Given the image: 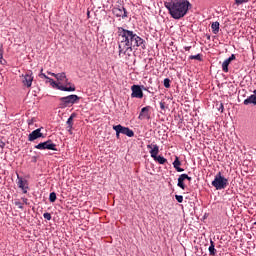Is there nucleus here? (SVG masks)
Segmentation results:
<instances>
[{
  "instance_id": "obj_33",
  "label": "nucleus",
  "mask_w": 256,
  "mask_h": 256,
  "mask_svg": "<svg viewBox=\"0 0 256 256\" xmlns=\"http://www.w3.org/2000/svg\"><path fill=\"white\" fill-rule=\"evenodd\" d=\"M160 108L165 111V102H160Z\"/></svg>"
},
{
  "instance_id": "obj_6",
  "label": "nucleus",
  "mask_w": 256,
  "mask_h": 256,
  "mask_svg": "<svg viewBox=\"0 0 256 256\" xmlns=\"http://www.w3.org/2000/svg\"><path fill=\"white\" fill-rule=\"evenodd\" d=\"M77 101H79V96L72 94V95H69L66 97H61L60 105L62 108H65V107H69V105H75V103H77Z\"/></svg>"
},
{
  "instance_id": "obj_10",
  "label": "nucleus",
  "mask_w": 256,
  "mask_h": 256,
  "mask_svg": "<svg viewBox=\"0 0 256 256\" xmlns=\"http://www.w3.org/2000/svg\"><path fill=\"white\" fill-rule=\"evenodd\" d=\"M149 111H151V106L143 107L138 116V119H140V121H143V119H151V114H149Z\"/></svg>"
},
{
  "instance_id": "obj_19",
  "label": "nucleus",
  "mask_w": 256,
  "mask_h": 256,
  "mask_svg": "<svg viewBox=\"0 0 256 256\" xmlns=\"http://www.w3.org/2000/svg\"><path fill=\"white\" fill-rule=\"evenodd\" d=\"M51 75L55 77L57 81H62V83L67 81V76L65 75V73H58V74L52 73Z\"/></svg>"
},
{
  "instance_id": "obj_16",
  "label": "nucleus",
  "mask_w": 256,
  "mask_h": 256,
  "mask_svg": "<svg viewBox=\"0 0 256 256\" xmlns=\"http://www.w3.org/2000/svg\"><path fill=\"white\" fill-rule=\"evenodd\" d=\"M256 105V90H254L253 94L244 100V105Z\"/></svg>"
},
{
  "instance_id": "obj_15",
  "label": "nucleus",
  "mask_w": 256,
  "mask_h": 256,
  "mask_svg": "<svg viewBox=\"0 0 256 256\" xmlns=\"http://www.w3.org/2000/svg\"><path fill=\"white\" fill-rule=\"evenodd\" d=\"M113 13L116 15V17H122V19L127 17V11L125 8H114Z\"/></svg>"
},
{
  "instance_id": "obj_32",
  "label": "nucleus",
  "mask_w": 256,
  "mask_h": 256,
  "mask_svg": "<svg viewBox=\"0 0 256 256\" xmlns=\"http://www.w3.org/2000/svg\"><path fill=\"white\" fill-rule=\"evenodd\" d=\"M0 63H1V65H5V59H3L2 53H0Z\"/></svg>"
},
{
  "instance_id": "obj_36",
  "label": "nucleus",
  "mask_w": 256,
  "mask_h": 256,
  "mask_svg": "<svg viewBox=\"0 0 256 256\" xmlns=\"http://www.w3.org/2000/svg\"><path fill=\"white\" fill-rule=\"evenodd\" d=\"M0 147H1V149H3V147H5V143L3 141L0 142Z\"/></svg>"
},
{
  "instance_id": "obj_3",
  "label": "nucleus",
  "mask_w": 256,
  "mask_h": 256,
  "mask_svg": "<svg viewBox=\"0 0 256 256\" xmlns=\"http://www.w3.org/2000/svg\"><path fill=\"white\" fill-rule=\"evenodd\" d=\"M147 149H150L149 153L154 159V161H157L160 165H165L167 163V159L163 156H158L159 155V146L156 144H148Z\"/></svg>"
},
{
  "instance_id": "obj_17",
  "label": "nucleus",
  "mask_w": 256,
  "mask_h": 256,
  "mask_svg": "<svg viewBox=\"0 0 256 256\" xmlns=\"http://www.w3.org/2000/svg\"><path fill=\"white\" fill-rule=\"evenodd\" d=\"M173 167L174 169H176V171H178V173H183V171H185L183 168L181 167V161H179V157H175V160L173 162Z\"/></svg>"
},
{
  "instance_id": "obj_30",
  "label": "nucleus",
  "mask_w": 256,
  "mask_h": 256,
  "mask_svg": "<svg viewBox=\"0 0 256 256\" xmlns=\"http://www.w3.org/2000/svg\"><path fill=\"white\" fill-rule=\"evenodd\" d=\"M175 199H176V201H178V203H181L183 201V196L175 195Z\"/></svg>"
},
{
  "instance_id": "obj_21",
  "label": "nucleus",
  "mask_w": 256,
  "mask_h": 256,
  "mask_svg": "<svg viewBox=\"0 0 256 256\" xmlns=\"http://www.w3.org/2000/svg\"><path fill=\"white\" fill-rule=\"evenodd\" d=\"M211 27H212L213 33L217 35V33H219V22H213Z\"/></svg>"
},
{
  "instance_id": "obj_38",
  "label": "nucleus",
  "mask_w": 256,
  "mask_h": 256,
  "mask_svg": "<svg viewBox=\"0 0 256 256\" xmlns=\"http://www.w3.org/2000/svg\"><path fill=\"white\" fill-rule=\"evenodd\" d=\"M185 179H187V181H191V177H189V175H187V178Z\"/></svg>"
},
{
  "instance_id": "obj_9",
  "label": "nucleus",
  "mask_w": 256,
  "mask_h": 256,
  "mask_svg": "<svg viewBox=\"0 0 256 256\" xmlns=\"http://www.w3.org/2000/svg\"><path fill=\"white\" fill-rule=\"evenodd\" d=\"M116 126H118V133L126 135L127 137H135V132H133L129 127L122 126L121 124Z\"/></svg>"
},
{
  "instance_id": "obj_25",
  "label": "nucleus",
  "mask_w": 256,
  "mask_h": 256,
  "mask_svg": "<svg viewBox=\"0 0 256 256\" xmlns=\"http://www.w3.org/2000/svg\"><path fill=\"white\" fill-rule=\"evenodd\" d=\"M189 59H196V61H201L202 55L201 54L191 55L189 56Z\"/></svg>"
},
{
  "instance_id": "obj_11",
  "label": "nucleus",
  "mask_w": 256,
  "mask_h": 256,
  "mask_svg": "<svg viewBox=\"0 0 256 256\" xmlns=\"http://www.w3.org/2000/svg\"><path fill=\"white\" fill-rule=\"evenodd\" d=\"M132 89V97H136V99H143V90H141V86L133 85Z\"/></svg>"
},
{
  "instance_id": "obj_5",
  "label": "nucleus",
  "mask_w": 256,
  "mask_h": 256,
  "mask_svg": "<svg viewBox=\"0 0 256 256\" xmlns=\"http://www.w3.org/2000/svg\"><path fill=\"white\" fill-rule=\"evenodd\" d=\"M40 77H44V79H47V80H48V83H50V85H51L54 89H59V91H68V92L75 91V85L70 86V87L63 86V85L61 84V82H59V83L55 82V80H53V79L47 77V75H45L44 73H41V74H40Z\"/></svg>"
},
{
  "instance_id": "obj_29",
  "label": "nucleus",
  "mask_w": 256,
  "mask_h": 256,
  "mask_svg": "<svg viewBox=\"0 0 256 256\" xmlns=\"http://www.w3.org/2000/svg\"><path fill=\"white\" fill-rule=\"evenodd\" d=\"M14 205H16V207H18V209H23V203H21L20 201L14 202Z\"/></svg>"
},
{
  "instance_id": "obj_18",
  "label": "nucleus",
  "mask_w": 256,
  "mask_h": 256,
  "mask_svg": "<svg viewBox=\"0 0 256 256\" xmlns=\"http://www.w3.org/2000/svg\"><path fill=\"white\" fill-rule=\"evenodd\" d=\"M185 179H187V174H181L178 178V187H180V189H185Z\"/></svg>"
},
{
  "instance_id": "obj_24",
  "label": "nucleus",
  "mask_w": 256,
  "mask_h": 256,
  "mask_svg": "<svg viewBox=\"0 0 256 256\" xmlns=\"http://www.w3.org/2000/svg\"><path fill=\"white\" fill-rule=\"evenodd\" d=\"M164 87L169 89L171 87V80L169 78L164 79Z\"/></svg>"
},
{
  "instance_id": "obj_28",
  "label": "nucleus",
  "mask_w": 256,
  "mask_h": 256,
  "mask_svg": "<svg viewBox=\"0 0 256 256\" xmlns=\"http://www.w3.org/2000/svg\"><path fill=\"white\" fill-rule=\"evenodd\" d=\"M44 219H46L47 221H51V213L46 212L43 214Z\"/></svg>"
},
{
  "instance_id": "obj_26",
  "label": "nucleus",
  "mask_w": 256,
  "mask_h": 256,
  "mask_svg": "<svg viewBox=\"0 0 256 256\" xmlns=\"http://www.w3.org/2000/svg\"><path fill=\"white\" fill-rule=\"evenodd\" d=\"M113 130L116 132V138L119 139L121 132H119V127L117 125L113 126Z\"/></svg>"
},
{
  "instance_id": "obj_31",
  "label": "nucleus",
  "mask_w": 256,
  "mask_h": 256,
  "mask_svg": "<svg viewBox=\"0 0 256 256\" xmlns=\"http://www.w3.org/2000/svg\"><path fill=\"white\" fill-rule=\"evenodd\" d=\"M222 71H224V73H228L229 72V65H223L222 66Z\"/></svg>"
},
{
  "instance_id": "obj_12",
  "label": "nucleus",
  "mask_w": 256,
  "mask_h": 256,
  "mask_svg": "<svg viewBox=\"0 0 256 256\" xmlns=\"http://www.w3.org/2000/svg\"><path fill=\"white\" fill-rule=\"evenodd\" d=\"M23 85L31 87L33 85V72L29 71L24 75Z\"/></svg>"
},
{
  "instance_id": "obj_20",
  "label": "nucleus",
  "mask_w": 256,
  "mask_h": 256,
  "mask_svg": "<svg viewBox=\"0 0 256 256\" xmlns=\"http://www.w3.org/2000/svg\"><path fill=\"white\" fill-rule=\"evenodd\" d=\"M208 251H209L210 255L217 254V250L215 249V242H213V240L210 241V246L208 248Z\"/></svg>"
},
{
  "instance_id": "obj_23",
  "label": "nucleus",
  "mask_w": 256,
  "mask_h": 256,
  "mask_svg": "<svg viewBox=\"0 0 256 256\" xmlns=\"http://www.w3.org/2000/svg\"><path fill=\"white\" fill-rule=\"evenodd\" d=\"M234 59H235V55L232 54L231 57H229L228 59H226V60L222 63V65H230V64H231V61H234Z\"/></svg>"
},
{
  "instance_id": "obj_8",
  "label": "nucleus",
  "mask_w": 256,
  "mask_h": 256,
  "mask_svg": "<svg viewBox=\"0 0 256 256\" xmlns=\"http://www.w3.org/2000/svg\"><path fill=\"white\" fill-rule=\"evenodd\" d=\"M17 175V186L24 194H27V191H29V182L24 179L23 177L19 176V173Z\"/></svg>"
},
{
  "instance_id": "obj_13",
  "label": "nucleus",
  "mask_w": 256,
  "mask_h": 256,
  "mask_svg": "<svg viewBox=\"0 0 256 256\" xmlns=\"http://www.w3.org/2000/svg\"><path fill=\"white\" fill-rule=\"evenodd\" d=\"M40 137H43V133H41V128H38L29 134L28 141H35Z\"/></svg>"
},
{
  "instance_id": "obj_37",
  "label": "nucleus",
  "mask_w": 256,
  "mask_h": 256,
  "mask_svg": "<svg viewBox=\"0 0 256 256\" xmlns=\"http://www.w3.org/2000/svg\"><path fill=\"white\" fill-rule=\"evenodd\" d=\"M28 125H33V119L32 120H28Z\"/></svg>"
},
{
  "instance_id": "obj_27",
  "label": "nucleus",
  "mask_w": 256,
  "mask_h": 256,
  "mask_svg": "<svg viewBox=\"0 0 256 256\" xmlns=\"http://www.w3.org/2000/svg\"><path fill=\"white\" fill-rule=\"evenodd\" d=\"M235 5H243V3H249V0H234Z\"/></svg>"
},
{
  "instance_id": "obj_7",
  "label": "nucleus",
  "mask_w": 256,
  "mask_h": 256,
  "mask_svg": "<svg viewBox=\"0 0 256 256\" xmlns=\"http://www.w3.org/2000/svg\"><path fill=\"white\" fill-rule=\"evenodd\" d=\"M35 149L43 151L48 149L49 151H57V144L53 143V140H47L46 142H41L35 146Z\"/></svg>"
},
{
  "instance_id": "obj_35",
  "label": "nucleus",
  "mask_w": 256,
  "mask_h": 256,
  "mask_svg": "<svg viewBox=\"0 0 256 256\" xmlns=\"http://www.w3.org/2000/svg\"><path fill=\"white\" fill-rule=\"evenodd\" d=\"M22 201H23V203H25V205H27L29 200L27 198H22Z\"/></svg>"
},
{
  "instance_id": "obj_34",
  "label": "nucleus",
  "mask_w": 256,
  "mask_h": 256,
  "mask_svg": "<svg viewBox=\"0 0 256 256\" xmlns=\"http://www.w3.org/2000/svg\"><path fill=\"white\" fill-rule=\"evenodd\" d=\"M223 109H224L223 103H221V104H220V107L218 108V111H220L221 113H223Z\"/></svg>"
},
{
  "instance_id": "obj_22",
  "label": "nucleus",
  "mask_w": 256,
  "mask_h": 256,
  "mask_svg": "<svg viewBox=\"0 0 256 256\" xmlns=\"http://www.w3.org/2000/svg\"><path fill=\"white\" fill-rule=\"evenodd\" d=\"M49 201L50 203H55V201H57V194L55 192L50 193Z\"/></svg>"
},
{
  "instance_id": "obj_1",
  "label": "nucleus",
  "mask_w": 256,
  "mask_h": 256,
  "mask_svg": "<svg viewBox=\"0 0 256 256\" xmlns=\"http://www.w3.org/2000/svg\"><path fill=\"white\" fill-rule=\"evenodd\" d=\"M118 47L120 55L122 53L123 55H129V53H133V47L145 49V40H143V38L139 37L133 31L119 27Z\"/></svg>"
},
{
  "instance_id": "obj_2",
  "label": "nucleus",
  "mask_w": 256,
  "mask_h": 256,
  "mask_svg": "<svg viewBox=\"0 0 256 256\" xmlns=\"http://www.w3.org/2000/svg\"><path fill=\"white\" fill-rule=\"evenodd\" d=\"M165 7L173 19H181L187 15L192 5L188 0H172L165 2Z\"/></svg>"
},
{
  "instance_id": "obj_4",
  "label": "nucleus",
  "mask_w": 256,
  "mask_h": 256,
  "mask_svg": "<svg viewBox=\"0 0 256 256\" xmlns=\"http://www.w3.org/2000/svg\"><path fill=\"white\" fill-rule=\"evenodd\" d=\"M227 185H229V180L223 177L221 172H218L212 181V187H215L217 191H221L222 189H225Z\"/></svg>"
},
{
  "instance_id": "obj_14",
  "label": "nucleus",
  "mask_w": 256,
  "mask_h": 256,
  "mask_svg": "<svg viewBox=\"0 0 256 256\" xmlns=\"http://www.w3.org/2000/svg\"><path fill=\"white\" fill-rule=\"evenodd\" d=\"M75 117H77V114L72 113L66 122V125H67L66 129L68 133H70V135H73V119Z\"/></svg>"
}]
</instances>
